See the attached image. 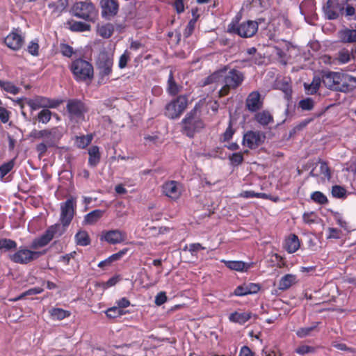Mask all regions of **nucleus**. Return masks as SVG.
<instances>
[{"label":"nucleus","mask_w":356,"mask_h":356,"mask_svg":"<svg viewBox=\"0 0 356 356\" xmlns=\"http://www.w3.org/2000/svg\"><path fill=\"white\" fill-rule=\"evenodd\" d=\"M325 17L330 20L345 16L349 19L356 15L355 8L347 3V0H327L323 6Z\"/></svg>","instance_id":"f257e3e1"},{"label":"nucleus","mask_w":356,"mask_h":356,"mask_svg":"<svg viewBox=\"0 0 356 356\" xmlns=\"http://www.w3.org/2000/svg\"><path fill=\"white\" fill-rule=\"evenodd\" d=\"M245 79L243 72L232 68L224 71L221 74L222 87L218 91V97L221 98L228 95L232 90H236L243 83Z\"/></svg>","instance_id":"f03ea898"},{"label":"nucleus","mask_w":356,"mask_h":356,"mask_svg":"<svg viewBox=\"0 0 356 356\" xmlns=\"http://www.w3.org/2000/svg\"><path fill=\"white\" fill-rule=\"evenodd\" d=\"M69 67L74 79L78 82H90L93 79V66L90 62L83 58L74 60Z\"/></svg>","instance_id":"7ed1b4c3"},{"label":"nucleus","mask_w":356,"mask_h":356,"mask_svg":"<svg viewBox=\"0 0 356 356\" xmlns=\"http://www.w3.org/2000/svg\"><path fill=\"white\" fill-rule=\"evenodd\" d=\"M73 16L88 22H95L98 17V10L92 2L78 1L72 7Z\"/></svg>","instance_id":"20e7f679"},{"label":"nucleus","mask_w":356,"mask_h":356,"mask_svg":"<svg viewBox=\"0 0 356 356\" xmlns=\"http://www.w3.org/2000/svg\"><path fill=\"white\" fill-rule=\"evenodd\" d=\"M68 227L64 226L61 222L49 226L42 235L32 241L31 248L37 249L47 245L54 237L61 236Z\"/></svg>","instance_id":"39448f33"},{"label":"nucleus","mask_w":356,"mask_h":356,"mask_svg":"<svg viewBox=\"0 0 356 356\" xmlns=\"http://www.w3.org/2000/svg\"><path fill=\"white\" fill-rule=\"evenodd\" d=\"M182 132L192 138L195 133L201 131L204 128L203 120L197 115L195 109L191 111L181 120Z\"/></svg>","instance_id":"423d86ee"},{"label":"nucleus","mask_w":356,"mask_h":356,"mask_svg":"<svg viewBox=\"0 0 356 356\" xmlns=\"http://www.w3.org/2000/svg\"><path fill=\"white\" fill-rule=\"evenodd\" d=\"M66 110L70 120L79 122L85 120V115L88 112L89 108L82 100L73 98L67 101Z\"/></svg>","instance_id":"0eeeda50"},{"label":"nucleus","mask_w":356,"mask_h":356,"mask_svg":"<svg viewBox=\"0 0 356 356\" xmlns=\"http://www.w3.org/2000/svg\"><path fill=\"white\" fill-rule=\"evenodd\" d=\"M113 65V56L106 51L99 54L96 66L99 71V82L106 83L111 74Z\"/></svg>","instance_id":"6e6552de"},{"label":"nucleus","mask_w":356,"mask_h":356,"mask_svg":"<svg viewBox=\"0 0 356 356\" xmlns=\"http://www.w3.org/2000/svg\"><path fill=\"white\" fill-rule=\"evenodd\" d=\"M258 26V23L252 20H248L240 24L232 21L227 26V32L244 38H251L257 32Z\"/></svg>","instance_id":"1a4fd4ad"},{"label":"nucleus","mask_w":356,"mask_h":356,"mask_svg":"<svg viewBox=\"0 0 356 356\" xmlns=\"http://www.w3.org/2000/svg\"><path fill=\"white\" fill-rule=\"evenodd\" d=\"M188 105V97L179 95L165 106L164 115L170 119H177L181 116Z\"/></svg>","instance_id":"9d476101"},{"label":"nucleus","mask_w":356,"mask_h":356,"mask_svg":"<svg viewBox=\"0 0 356 356\" xmlns=\"http://www.w3.org/2000/svg\"><path fill=\"white\" fill-rule=\"evenodd\" d=\"M31 136L35 139H43L44 143L51 147H54L58 143L62 137V134L58 127H54L51 129L42 130H33Z\"/></svg>","instance_id":"9b49d317"},{"label":"nucleus","mask_w":356,"mask_h":356,"mask_svg":"<svg viewBox=\"0 0 356 356\" xmlns=\"http://www.w3.org/2000/svg\"><path fill=\"white\" fill-rule=\"evenodd\" d=\"M24 104L29 106L31 111L39 108H55L63 103V100L49 99L42 96H36L34 98H25Z\"/></svg>","instance_id":"f8f14e48"},{"label":"nucleus","mask_w":356,"mask_h":356,"mask_svg":"<svg viewBox=\"0 0 356 356\" xmlns=\"http://www.w3.org/2000/svg\"><path fill=\"white\" fill-rule=\"evenodd\" d=\"M44 252L30 250L26 248L21 247L14 254H10V259L16 264H27L38 259Z\"/></svg>","instance_id":"ddd939ff"},{"label":"nucleus","mask_w":356,"mask_h":356,"mask_svg":"<svg viewBox=\"0 0 356 356\" xmlns=\"http://www.w3.org/2000/svg\"><path fill=\"white\" fill-rule=\"evenodd\" d=\"M76 206V201L73 197L68 198L60 204V222L64 226L70 225L74 216Z\"/></svg>","instance_id":"4468645a"},{"label":"nucleus","mask_w":356,"mask_h":356,"mask_svg":"<svg viewBox=\"0 0 356 356\" xmlns=\"http://www.w3.org/2000/svg\"><path fill=\"white\" fill-rule=\"evenodd\" d=\"M266 135L259 131H248L243 136V145L250 149H255L264 143Z\"/></svg>","instance_id":"2eb2a0df"},{"label":"nucleus","mask_w":356,"mask_h":356,"mask_svg":"<svg viewBox=\"0 0 356 356\" xmlns=\"http://www.w3.org/2000/svg\"><path fill=\"white\" fill-rule=\"evenodd\" d=\"M101 15L102 18L111 20L119 11L120 5L118 0H100Z\"/></svg>","instance_id":"dca6fc26"},{"label":"nucleus","mask_w":356,"mask_h":356,"mask_svg":"<svg viewBox=\"0 0 356 356\" xmlns=\"http://www.w3.org/2000/svg\"><path fill=\"white\" fill-rule=\"evenodd\" d=\"M162 193L172 200H177L181 195L182 184L177 181H165L162 185Z\"/></svg>","instance_id":"f3484780"},{"label":"nucleus","mask_w":356,"mask_h":356,"mask_svg":"<svg viewBox=\"0 0 356 356\" xmlns=\"http://www.w3.org/2000/svg\"><path fill=\"white\" fill-rule=\"evenodd\" d=\"M127 239V233L120 229H111L102 232L100 240L109 244L115 245L124 242Z\"/></svg>","instance_id":"a211bd4d"},{"label":"nucleus","mask_w":356,"mask_h":356,"mask_svg":"<svg viewBox=\"0 0 356 356\" xmlns=\"http://www.w3.org/2000/svg\"><path fill=\"white\" fill-rule=\"evenodd\" d=\"M21 31L18 29H14L4 39L6 45L14 50H19L24 42V38L20 34Z\"/></svg>","instance_id":"6ab92c4d"},{"label":"nucleus","mask_w":356,"mask_h":356,"mask_svg":"<svg viewBox=\"0 0 356 356\" xmlns=\"http://www.w3.org/2000/svg\"><path fill=\"white\" fill-rule=\"evenodd\" d=\"M245 107L250 112H257L263 107V100L259 91L251 92L245 100Z\"/></svg>","instance_id":"aec40b11"},{"label":"nucleus","mask_w":356,"mask_h":356,"mask_svg":"<svg viewBox=\"0 0 356 356\" xmlns=\"http://www.w3.org/2000/svg\"><path fill=\"white\" fill-rule=\"evenodd\" d=\"M310 175L314 177L322 176L324 179L330 180L331 170L326 161L319 159L316 166L312 170Z\"/></svg>","instance_id":"412c9836"},{"label":"nucleus","mask_w":356,"mask_h":356,"mask_svg":"<svg viewBox=\"0 0 356 356\" xmlns=\"http://www.w3.org/2000/svg\"><path fill=\"white\" fill-rule=\"evenodd\" d=\"M342 76L339 72H328L324 73L322 76V81L323 84L327 88L336 90L337 86L341 81Z\"/></svg>","instance_id":"4be33fe9"},{"label":"nucleus","mask_w":356,"mask_h":356,"mask_svg":"<svg viewBox=\"0 0 356 356\" xmlns=\"http://www.w3.org/2000/svg\"><path fill=\"white\" fill-rule=\"evenodd\" d=\"M261 289V286L256 283H248L238 286L234 291L236 296H243L249 294L257 293Z\"/></svg>","instance_id":"5701e85b"},{"label":"nucleus","mask_w":356,"mask_h":356,"mask_svg":"<svg viewBox=\"0 0 356 356\" xmlns=\"http://www.w3.org/2000/svg\"><path fill=\"white\" fill-rule=\"evenodd\" d=\"M350 58L351 54L349 50L343 49L340 50L335 56H328L327 60H325V62H328L330 65H343L348 63Z\"/></svg>","instance_id":"b1692460"},{"label":"nucleus","mask_w":356,"mask_h":356,"mask_svg":"<svg viewBox=\"0 0 356 356\" xmlns=\"http://www.w3.org/2000/svg\"><path fill=\"white\" fill-rule=\"evenodd\" d=\"M300 247V242L297 235L290 234L284 239L283 248L289 254L296 252Z\"/></svg>","instance_id":"393cba45"},{"label":"nucleus","mask_w":356,"mask_h":356,"mask_svg":"<svg viewBox=\"0 0 356 356\" xmlns=\"http://www.w3.org/2000/svg\"><path fill=\"white\" fill-rule=\"evenodd\" d=\"M225 266L230 270L238 271V272H247L254 265L253 262L245 263L242 261H225L222 260Z\"/></svg>","instance_id":"a878e982"},{"label":"nucleus","mask_w":356,"mask_h":356,"mask_svg":"<svg viewBox=\"0 0 356 356\" xmlns=\"http://www.w3.org/2000/svg\"><path fill=\"white\" fill-rule=\"evenodd\" d=\"M88 165L91 167H96L100 162L101 154L99 148L97 145H93L88 149Z\"/></svg>","instance_id":"bb28decb"},{"label":"nucleus","mask_w":356,"mask_h":356,"mask_svg":"<svg viewBox=\"0 0 356 356\" xmlns=\"http://www.w3.org/2000/svg\"><path fill=\"white\" fill-rule=\"evenodd\" d=\"M321 82H323V81L321 77L314 76L311 83H304L305 93L307 95L316 94L319 90Z\"/></svg>","instance_id":"cd10ccee"},{"label":"nucleus","mask_w":356,"mask_h":356,"mask_svg":"<svg viewBox=\"0 0 356 356\" xmlns=\"http://www.w3.org/2000/svg\"><path fill=\"white\" fill-rule=\"evenodd\" d=\"M339 37L344 43H352L356 42V30L345 29L339 32Z\"/></svg>","instance_id":"c85d7f7f"},{"label":"nucleus","mask_w":356,"mask_h":356,"mask_svg":"<svg viewBox=\"0 0 356 356\" xmlns=\"http://www.w3.org/2000/svg\"><path fill=\"white\" fill-rule=\"evenodd\" d=\"M296 282V276L292 274H286L279 281L278 289L281 291L289 289Z\"/></svg>","instance_id":"c756f323"},{"label":"nucleus","mask_w":356,"mask_h":356,"mask_svg":"<svg viewBox=\"0 0 356 356\" xmlns=\"http://www.w3.org/2000/svg\"><path fill=\"white\" fill-rule=\"evenodd\" d=\"M104 211L101 209H95L84 216V223L86 225H93L99 221L103 216Z\"/></svg>","instance_id":"7c9ffc66"},{"label":"nucleus","mask_w":356,"mask_h":356,"mask_svg":"<svg viewBox=\"0 0 356 356\" xmlns=\"http://www.w3.org/2000/svg\"><path fill=\"white\" fill-rule=\"evenodd\" d=\"M69 29L73 32H84L90 31L91 26L82 22L70 20L67 22Z\"/></svg>","instance_id":"2f4dec72"},{"label":"nucleus","mask_w":356,"mask_h":356,"mask_svg":"<svg viewBox=\"0 0 356 356\" xmlns=\"http://www.w3.org/2000/svg\"><path fill=\"white\" fill-rule=\"evenodd\" d=\"M251 318V313L243 312L238 313L237 312L232 313L229 316V320L231 322L237 323L240 325L245 324Z\"/></svg>","instance_id":"473e14b6"},{"label":"nucleus","mask_w":356,"mask_h":356,"mask_svg":"<svg viewBox=\"0 0 356 356\" xmlns=\"http://www.w3.org/2000/svg\"><path fill=\"white\" fill-rule=\"evenodd\" d=\"M74 241L80 246H87L91 243L90 236L86 230H79L74 236Z\"/></svg>","instance_id":"72a5a7b5"},{"label":"nucleus","mask_w":356,"mask_h":356,"mask_svg":"<svg viewBox=\"0 0 356 356\" xmlns=\"http://www.w3.org/2000/svg\"><path fill=\"white\" fill-rule=\"evenodd\" d=\"M49 314L53 320L61 321L65 318H68L71 315V312L62 308L54 307L49 310Z\"/></svg>","instance_id":"f704fd0d"},{"label":"nucleus","mask_w":356,"mask_h":356,"mask_svg":"<svg viewBox=\"0 0 356 356\" xmlns=\"http://www.w3.org/2000/svg\"><path fill=\"white\" fill-rule=\"evenodd\" d=\"M227 69H229V66L225 65L220 70L212 73L211 74H210L209 76L204 79L203 85L207 86L218 82L220 81V79H221V74H222L224 71H226Z\"/></svg>","instance_id":"c9c22d12"},{"label":"nucleus","mask_w":356,"mask_h":356,"mask_svg":"<svg viewBox=\"0 0 356 356\" xmlns=\"http://www.w3.org/2000/svg\"><path fill=\"white\" fill-rule=\"evenodd\" d=\"M114 32V26L111 23H106L97 27V33L103 38H109Z\"/></svg>","instance_id":"e433bc0d"},{"label":"nucleus","mask_w":356,"mask_h":356,"mask_svg":"<svg viewBox=\"0 0 356 356\" xmlns=\"http://www.w3.org/2000/svg\"><path fill=\"white\" fill-rule=\"evenodd\" d=\"M255 119L258 123L264 126L268 125L273 122V117L267 111L257 113L255 115Z\"/></svg>","instance_id":"4c0bfd02"},{"label":"nucleus","mask_w":356,"mask_h":356,"mask_svg":"<svg viewBox=\"0 0 356 356\" xmlns=\"http://www.w3.org/2000/svg\"><path fill=\"white\" fill-rule=\"evenodd\" d=\"M93 139L92 134L83 135L80 136H76L74 143L76 147L79 149H84L88 147Z\"/></svg>","instance_id":"58836bf2"},{"label":"nucleus","mask_w":356,"mask_h":356,"mask_svg":"<svg viewBox=\"0 0 356 356\" xmlns=\"http://www.w3.org/2000/svg\"><path fill=\"white\" fill-rule=\"evenodd\" d=\"M167 91L170 95L172 96L177 95L179 92V87L174 79L173 72L172 71L170 72L168 79Z\"/></svg>","instance_id":"ea45409f"},{"label":"nucleus","mask_w":356,"mask_h":356,"mask_svg":"<svg viewBox=\"0 0 356 356\" xmlns=\"http://www.w3.org/2000/svg\"><path fill=\"white\" fill-rule=\"evenodd\" d=\"M248 153V150H245L243 152H238L229 155V160L231 165L233 166H238L241 165L244 161L243 154Z\"/></svg>","instance_id":"a19ab883"},{"label":"nucleus","mask_w":356,"mask_h":356,"mask_svg":"<svg viewBox=\"0 0 356 356\" xmlns=\"http://www.w3.org/2000/svg\"><path fill=\"white\" fill-rule=\"evenodd\" d=\"M318 324L319 322H315L309 327H300L296 331V335L300 338L306 337L317 328Z\"/></svg>","instance_id":"79ce46f5"},{"label":"nucleus","mask_w":356,"mask_h":356,"mask_svg":"<svg viewBox=\"0 0 356 356\" xmlns=\"http://www.w3.org/2000/svg\"><path fill=\"white\" fill-rule=\"evenodd\" d=\"M127 313V311L120 310L119 307H118L117 306L109 307L105 312L106 316L109 318H115L118 317H120L126 314Z\"/></svg>","instance_id":"37998d69"},{"label":"nucleus","mask_w":356,"mask_h":356,"mask_svg":"<svg viewBox=\"0 0 356 356\" xmlns=\"http://www.w3.org/2000/svg\"><path fill=\"white\" fill-rule=\"evenodd\" d=\"M17 243L9 238H0V250L9 251L16 249Z\"/></svg>","instance_id":"c03bdc74"},{"label":"nucleus","mask_w":356,"mask_h":356,"mask_svg":"<svg viewBox=\"0 0 356 356\" xmlns=\"http://www.w3.org/2000/svg\"><path fill=\"white\" fill-rule=\"evenodd\" d=\"M0 87L7 92L13 95H17L19 91V88L10 81L0 80Z\"/></svg>","instance_id":"a18cd8bd"},{"label":"nucleus","mask_w":356,"mask_h":356,"mask_svg":"<svg viewBox=\"0 0 356 356\" xmlns=\"http://www.w3.org/2000/svg\"><path fill=\"white\" fill-rule=\"evenodd\" d=\"M43 291H44L43 289L41 288V287L31 288V289H29L26 290V291L23 292L22 293H21L17 297L15 298L13 300V301H18V300H22V299H23L25 297L29 296L40 294Z\"/></svg>","instance_id":"49530a36"},{"label":"nucleus","mask_w":356,"mask_h":356,"mask_svg":"<svg viewBox=\"0 0 356 356\" xmlns=\"http://www.w3.org/2000/svg\"><path fill=\"white\" fill-rule=\"evenodd\" d=\"M51 111H50L48 108L42 109L38 113L37 115V120L39 122L47 124L51 120Z\"/></svg>","instance_id":"de8ad7c7"},{"label":"nucleus","mask_w":356,"mask_h":356,"mask_svg":"<svg viewBox=\"0 0 356 356\" xmlns=\"http://www.w3.org/2000/svg\"><path fill=\"white\" fill-rule=\"evenodd\" d=\"M311 199L319 204H326L328 203L327 197L321 191H314L311 194Z\"/></svg>","instance_id":"09e8293b"},{"label":"nucleus","mask_w":356,"mask_h":356,"mask_svg":"<svg viewBox=\"0 0 356 356\" xmlns=\"http://www.w3.org/2000/svg\"><path fill=\"white\" fill-rule=\"evenodd\" d=\"M14 160H10L0 165V179H3L14 168Z\"/></svg>","instance_id":"8fccbe9b"},{"label":"nucleus","mask_w":356,"mask_h":356,"mask_svg":"<svg viewBox=\"0 0 356 356\" xmlns=\"http://www.w3.org/2000/svg\"><path fill=\"white\" fill-rule=\"evenodd\" d=\"M332 195L336 198H345L346 197V190L343 186L334 185L332 188Z\"/></svg>","instance_id":"3c124183"},{"label":"nucleus","mask_w":356,"mask_h":356,"mask_svg":"<svg viewBox=\"0 0 356 356\" xmlns=\"http://www.w3.org/2000/svg\"><path fill=\"white\" fill-rule=\"evenodd\" d=\"M355 86L352 85L346 81H342L341 80V82L339 83L338 86H337L335 91L342 92L345 93L350 92L355 90Z\"/></svg>","instance_id":"603ef678"},{"label":"nucleus","mask_w":356,"mask_h":356,"mask_svg":"<svg viewBox=\"0 0 356 356\" xmlns=\"http://www.w3.org/2000/svg\"><path fill=\"white\" fill-rule=\"evenodd\" d=\"M59 48L61 54L67 58H71L75 53L73 47L66 43H60Z\"/></svg>","instance_id":"864d4df0"},{"label":"nucleus","mask_w":356,"mask_h":356,"mask_svg":"<svg viewBox=\"0 0 356 356\" xmlns=\"http://www.w3.org/2000/svg\"><path fill=\"white\" fill-rule=\"evenodd\" d=\"M314 106V102L310 97H307L299 102V107L304 111H311Z\"/></svg>","instance_id":"5fc2aeb1"},{"label":"nucleus","mask_w":356,"mask_h":356,"mask_svg":"<svg viewBox=\"0 0 356 356\" xmlns=\"http://www.w3.org/2000/svg\"><path fill=\"white\" fill-rule=\"evenodd\" d=\"M131 53L125 50L124 53L120 56L118 61V67L120 69H124L127 67L128 61L130 60Z\"/></svg>","instance_id":"6e6d98bb"},{"label":"nucleus","mask_w":356,"mask_h":356,"mask_svg":"<svg viewBox=\"0 0 356 356\" xmlns=\"http://www.w3.org/2000/svg\"><path fill=\"white\" fill-rule=\"evenodd\" d=\"M68 5V0H58L55 3L49 4V7L54 8L56 11L61 12L64 10Z\"/></svg>","instance_id":"4d7b16f0"},{"label":"nucleus","mask_w":356,"mask_h":356,"mask_svg":"<svg viewBox=\"0 0 356 356\" xmlns=\"http://www.w3.org/2000/svg\"><path fill=\"white\" fill-rule=\"evenodd\" d=\"M315 350L316 348L313 346L301 345L295 350V352L298 355H304L308 353H313Z\"/></svg>","instance_id":"13d9d810"},{"label":"nucleus","mask_w":356,"mask_h":356,"mask_svg":"<svg viewBox=\"0 0 356 356\" xmlns=\"http://www.w3.org/2000/svg\"><path fill=\"white\" fill-rule=\"evenodd\" d=\"M342 232L340 229L334 227H329L327 229V239H339Z\"/></svg>","instance_id":"bf43d9fd"},{"label":"nucleus","mask_w":356,"mask_h":356,"mask_svg":"<svg viewBox=\"0 0 356 356\" xmlns=\"http://www.w3.org/2000/svg\"><path fill=\"white\" fill-rule=\"evenodd\" d=\"M40 46L37 42L31 41L27 47V51L33 56H37L39 54Z\"/></svg>","instance_id":"052dcab7"},{"label":"nucleus","mask_w":356,"mask_h":356,"mask_svg":"<svg viewBox=\"0 0 356 356\" xmlns=\"http://www.w3.org/2000/svg\"><path fill=\"white\" fill-rule=\"evenodd\" d=\"M195 24H196V23L195 22V19H190V21L188 22V23L184 31V36L185 38H187L193 34L194 29H195Z\"/></svg>","instance_id":"680f3d73"},{"label":"nucleus","mask_w":356,"mask_h":356,"mask_svg":"<svg viewBox=\"0 0 356 356\" xmlns=\"http://www.w3.org/2000/svg\"><path fill=\"white\" fill-rule=\"evenodd\" d=\"M235 131L232 128V121H229V126L227 127V129L222 134V138L224 141H229L230 139H232Z\"/></svg>","instance_id":"e2e57ef3"},{"label":"nucleus","mask_w":356,"mask_h":356,"mask_svg":"<svg viewBox=\"0 0 356 356\" xmlns=\"http://www.w3.org/2000/svg\"><path fill=\"white\" fill-rule=\"evenodd\" d=\"M49 145H47L44 142H42L36 145V150L38 152L39 157H42L45 155L47 152L48 148H50Z\"/></svg>","instance_id":"0e129e2a"},{"label":"nucleus","mask_w":356,"mask_h":356,"mask_svg":"<svg viewBox=\"0 0 356 356\" xmlns=\"http://www.w3.org/2000/svg\"><path fill=\"white\" fill-rule=\"evenodd\" d=\"M167 301V296L165 292H159L155 297V304L160 306Z\"/></svg>","instance_id":"69168bd1"},{"label":"nucleus","mask_w":356,"mask_h":356,"mask_svg":"<svg viewBox=\"0 0 356 356\" xmlns=\"http://www.w3.org/2000/svg\"><path fill=\"white\" fill-rule=\"evenodd\" d=\"M10 118V112L4 107L0 106V120L3 123L8 122Z\"/></svg>","instance_id":"338daca9"},{"label":"nucleus","mask_w":356,"mask_h":356,"mask_svg":"<svg viewBox=\"0 0 356 356\" xmlns=\"http://www.w3.org/2000/svg\"><path fill=\"white\" fill-rule=\"evenodd\" d=\"M238 356H254V353L247 346L241 347Z\"/></svg>","instance_id":"774afa93"}]
</instances>
